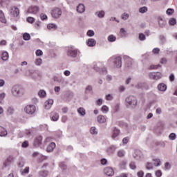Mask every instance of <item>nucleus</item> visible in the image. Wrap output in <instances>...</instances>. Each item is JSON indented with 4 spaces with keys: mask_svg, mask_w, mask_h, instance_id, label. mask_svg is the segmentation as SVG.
I'll list each match as a JSON object with an SVG mask.
<instances>
[{
    "mask_svg": "<svg viewBox=\"0 0 177 177\" xmlns=\"http://www.w3.org/2000/svg\"><path fill=\"white\" fill-rule=\"evenodd\" d=\"M77 12L78 13H84V12H85V6L82 3H80L77 7Z\"/></svg>",
    "mask_w": 177,
    "mask_h": 177,
    "instance_id": "nucleus-21",
    "label": "nucleus"
},
{
    "mask_svg": "<svg viewBox=\"0 0 177 177\" xmlns=\"http://www.w3.org/2000/svg\"><path fill=\"white\" fill-rule=\"evenodd\" d=\"M107 64L113 66L115 68H121L122 67V58L120 56L113 55L108 59Z\"/></svg>",
    "mask_w": 177,
    "mask_h": 177,
    "instance_id": "nucleus-1",
    "label": "nucleus"
},
{
    "mask_svg": "<svg viewBox=\"0 0 177 177\" xmlns=\"http://www.w3.org/2000/svg\"><path fill=\"white\" fill-rule=\"evenodd\" d=\"M23 39L24 41H30L31 39V35L29 33L25 32L23 34Z\"/></svg>",
    "mask_w": 177,
    "mask_h": 177,
    "instance_id": "nucleus-32",
    "label": "nucleus"
},
{
    "mask_svg": "<svg viewBox=\"0 0 177 177\" xmlns=\"http://www.w3.org/2000/svg\"><path fill=\"white\" fill-rule=\"evenodd\" d=\"M59 167L61 169H62V171L67 169V165H66V164L63 162L59 163Z\"/></svg>",
    "mask_w": 177,
    "mask_h": 177,
    "instance_id": "nucleus-45",
    "label": "nucleus"
},
{
    "mask_svg": "<svg viewBox=\"0 0 177 177\" xmlns=\"http://www.w3.org/2000/svg\"><path fill=\"white\" fill-rule=\"evenodd\" d=\"M53 104V100L49 99L44 102V109H46V110H49V109L52 107Z\"/></svg>",
    "mask_w": 177,
    "mask_h": 177,
    "instance_id": "nucleus-13",
    "label": "nucleus"
},
{
    "mask_svg": "<svg viewBox=\"0 0 177 177\" xmlns=\"http://www.w3.org/2000/svg\"><path fill=\"white\" fill-rule=\"evenodd\" d=\"M106 100H113V95L108 94L105 97Z\"/></svg>",
    "mask_w": 177,
    "mask_h": 177,
    "instance_id": "nucleus-64",
    "label": "nucleus"
},
{
    "mask_svg": "<svg viewBox=\"0 0 177 177\" xmlns=\"http://www.w3.org/2000/svg\"><path fill=\"white\" fill-rule=\"evenodd\" d=\"M48 30H57V26L55 24H49L47 26Z\"/></svg>",
    "mask_w": 177,
    "mask_h": 177,
    "instance_id": "nucleus-30",
    "label": "nucleus"
},
{
    "mask_svg": "<svg viewBox=\"0 0 177 177\" xmlns=\"http://www.w3.org/2000/svg\"><path fill=\"white\" fill-rule=\"evenodd\" d=\"M77 50H74V49H68V52H67V55L68 56H70L71 57H77Z\"/></svg>",
    "mask_w": 177,
    "mask_h": 177,
    "instance_id": "nucleus-14",
    "label": "nucleus"
},
{
    "mask_svg": "<svg viewBox=\"0 0 177 177\" xmlns=\"http://www.w3.org/2000/svg\"><path fill=\"white\" fill-rule=\"evenodd\" d=\"M36 110L37 109L34 105H28L25 108L26 113H27V114H30V115L34 114Z\"/></svg>",
    "mask_w": 177,
    "mask_h": 177,
    "instance_id": "nucleus-8",
    "label": "nucleus"
},
{
    "mask_svg": "<svg viewBox=\"0 0 177 177\" xmlns=\"http://www.w3.org/2000/svg\"><path fill=\"white\" fill-rule=\"evenodd\" d=\"M55 147H56V144L55 142H51L47 146L46 151H48V153H52V151L55 150Z\"/></svg>",
    "mask_w": 177,
    "mask_h": 177,
    "instance_id": "nucleus-18",
    "label": "nucleus"
},
{
    "mask_svg": "<svg viewBox=\"0 0 177 177\" xmlns=\"http://www.w3.org/2000/svg\"><path fill=\"white\" fill-rule=\"evenodd\" d=\"M21 174H22V175L28 174V173L30 172V167H25L24 169H23L22 171H21Z\"/></svg>",
    "mask_w": 177,
    "mask_h": 177,
    "instance_id": "nucleus-46",
    "label": "nucleus"
},
{
    "mask_svg": "<svg viewBox=\"0 0 177 177\" xmlns=\"http://www.w3.org/2000/svg\"><path fill=\"white\" fill-rule=\"evenodd\" d=\"M87 46L93 47L96 45V40L95 39H88L86 41Z\"/></svg>",
    "mask_w": 177,
    "mask_h": 177,
    "instance_id": "nucleus-19",
    "label": "nucleus"
},
{
    "mask_svg": "<svg viewBox=\"0 0 177 177\" xmlns=\"http://www.w3.org/2000/svg\"><path fill=\"white\" fill-rule=\"evenodd\" d=\"M109 42H115L117 37L114 35H110L107 38Z\"/></svg>",
    "mask_w": 177,
    "mask_h": 177,
    "instance_id": "nucleus-29",
    "label": "nucleus"
},
{
    "mask_svg": "<svg viewBox=\"0 0 177 177\" xmlns=\"http://www.w3.org/2000/svg\"><path fill=\"white\" fill-rule=\"evenodd\" d=\"M153 165L155 167H160L161 165V160L160 159H153Z\"/></svg>",
    "mask_w": 177,
    "mask_h": 177,
    "instance_id": "nucleus-36",
    "label": "nucleus"
},
{
    "mask_svg": "<svg viewBox=\"0 0 177 177\" xmlns=\"http://www.w3.org/2000/svg\"><path fill=\"white\" fill-rule=\"evenodd\" d=\"M10 15L13 16V17H17V16L20 15V10L16 6L11 7L10 9Z\"/></svg>",
    "mask_w": 177,
    "mask_h": 177,
    "instance_id": "nucleus-7",
    "label": "nucleus"
},
{
    "mask_svg": "<svg viewBox=\"0 0 177 177\" xmlns=\"http://www.w3.org/2000/svg\"><path fill=\"white\" fill-rule=\"evenodd\" d=\"M26 20L28 23H30L31 24L35 21V19H34L32 17H28Z\"/></svg>",
    "mask_w": 177,
    "mask_h": 177,
    "instance_id": "nucleus-50",
    "label": "nucleus"
},
{
    "mask_svg": "<svg viewBox=\"0 0 177 177\" xmlns=\"http://www.w3.org/2000/svg\"><path fill=\"white\" fill-rule=\"evenodd\" d=\"M0 21L1 23H6V19H5V14L2 10H0Z\"/></svg>",
    "mask_w": 177,
    "mask_h": 177,
    "instance_id": "nucleus-28",
    "label": "nucleus"
},
{
    "mask_svg": "<svg viewBox=\"0 0 177 177\" xmlns=\"http://www.w3.org/2000/svg\"><path fill=\"white\" fill-rule=\"evenodd\" d=\"M7 136H8V131L6 130V129L0 126V136L3 137Z\"/></svg>",
    "mask_w": 177,
    "mask_h": 177,
    "instance_id": "nucleus-25",
    "label": "nucleus"
},
{
    "mask_svg": "<svg viewBox=\"0 0 177 177\" xmlns=\"http://www.w3.org/2000/svg\"><path fill=\"white\" fill-rule=\"evenodd\" d=\"M152 52L154 55H158V53H160V48H155L153 49Z\"/></svg>",
    "mask_w": 177,
    "mask_h": 177,
    "instance_id": "nucleus-58",
    "label": "nucleus"
},
{
    "mask_svg": "<svg viewBox=\"0 0 177 177\" xmlns=\"http://www.w3.org/2000/svg\"><path fill=\"white\" fill-rule=\"evenodd\" d=\"M93 70H95V71H97L98 73H101L102 72V68H100V67L97 66V65H94L93 66Z\"/></svg>",
    "mask_w": 177,
    "mask_h": 177,
    "instance_id": "nucleus-53",
    "label": "nucleus"
},
{
    "mask_svg": "<svg viewBox=\"0 0 177 177\" xmlns=\"http://www.w3.org/2000/svg\"><path fill=\"white\" fill-rule=\"evenodd\" d=\"M158 25L160 26L162 28H164L165 26L167 25V21L162 17H158Z\"/></svg>",
    "mask_w": 177,
    "mask_h": 177,
    "instance_id": "nucleus-12",
    "label": "nucleus"
},
{
    "mask_svg": "<svg viewBox=\"0 0 177 177\" xmlns=\"http://www.w3.org/2000/svg\"><path fill=\"white\" fill-rule=\"evenodd\" d=\"M14 113H15V109H13V107L9 106L7 109V115H13Z\"/></svg>",
    "mask_w": 177,
    "mask_h": 177,
    "instance_id": "nucleus-33",
    "label": "nucleus"
},
{
    "mask_svg": "<svg viewBox=\"0 0 177 177\" xmlns=\"http://www.w3.org/2000/svg\"><path fill=\"white\" fill-rule=\"evenodd\" d=\"M44 55V53L41 50H36V56H42Z\"/></svg>",
    "mask_w": 177,
    "mask_h": 177,
    "instance_id": "nucleus-62",
    "label": "nucleus"
},
{
    "mask_svg": "<svg viewBox=\"0 0 177 177\" xmlns=\"http://www.w3.org/2000/svg\"><path fill=\"white\" fill-rule=\"evenodd\" d=\"M13 161H15V158L12 156H10L7 158L6 162L4 163L5 167H8V165H9V164L13 162Z\"/></svg>",
    "mask_w": 177,
    "mask_h": 177,
    "instance_id": "nucleus-26",
    "label": "nucleus"
},
{
    "mask_svg": "<svg viewBox=\"0 0 177 177\" xmlns=\"http://www.w3.org/2000/svg\"><path fill=\"white\" fill-rule=\"evenodd\" d=\"M149 77L151 80H155V81H158L162 77V75L160 72H152L149 73Z\"/></svg>",
    "mask_w": 177,
    "mask_h": 177,
    "instance_id": "nucleus-4",
    "label": "nucleus"
},
{
    "mask_svg": "<svg viewBox=\"0 0 177 177\" xmlns=\"http://www.w3.org/2000/svg\"><path fill=\"white\" fill-rule=\"evenodd\" d=\"M39 177H47L49 175L48 170H41L38 173Z\"/></svg>",
    "mask_w": 177,
    "mask_h": 177,
    "instance_id": "nucleus-24",
    "label": "nucleus"
},
{
    "mask_svg": "<svg viewBox=\"0 0 177 177\" xmlns=\"http://www.w3.org/2000/svg\"><path fill=\"white\" fill-rule=\"evenodd\" d=\"M169 24H170V26H175V24H176V19L175 18H171L169 20Z\"/></svg>",
    "mask_w": 177,
    "mask_h": 177,
    "instance_id": "nucleus-42",
    "label": "nucleus"
},
{
    "mask_svg": "<svg viewBox=\"0 0 177 177\" xmlns=\"http://www.w3.org/2000/svg\"><path fill=\"white\" fill-rule=\"evenodd\" d=\"M40 19L41 20H46V19H48V16L44 13H41L40 14Z\"/></svg>",
    "mask_w": 177,
    "mask_h": 177,
    "instance_id": "nucleus-59",
    "label": "nucleus"
},
{
    "mask_svg": "<svg viewBox=\"0 0 177 177\" xmlns=\"http://www.w3.org/2000/svg\"><path fill=\"white\" fill-rule=\"evenodd\" d=\"M29 144H28V141L26 140L24 142H22L21 144V147H23V149H27V147H28Z\"/></svg>",
    "mask_w": 177,
    "mask_h": 177,
    "instance_id": "nucleus-51",
    "label": "nucleus"
},
{
    "mask_svg": "<svg viewBox=\"0 0 177 177\" xmlns=\"http://www.w3.org/2000/svg\"><path fill=\"white\" fill-rule=\"evenodd\" d=\"M77 112L79 113V114H80V115H82V117H84V115H85V114H86V112L85 111V109L80 107L77 109Z\"/></svg>",
    "mask_w": 177,
    "mask_h": 177,
    "instance_id": "nucleus-31",
    "label": "nucleus"
},
{
    "mask_svg": "<svg viewBox=\"0 0 177 177\" xmlns=\"http://www.w3.org/2000/svg\"><path fill=\"white\" fill-rule=\"evenodd\" d=\"M117 150V147L115 145H111L108 149H106V151L108 154H113V153H115V151Z\"/></svg>",
    "mask_w": 177,
    "mask_h": 177,
    "instance_id": "nucleus-20",
    "label": "nucleus"
},
{
    "mask_svg": "<svg viewBox=\"0 0 177 177\" xmlns=\"http://www.w3.org/2000/svg\"><path fill=\"white\" fill-rule=\"evenodd\" d=\"M145 175V172H143V171L140 170L137 173V176L138 177H143Z\"/></svg>",
    "mask_w": 177,
    "mask_h": 177,
    "instance_id": "nucleus-63",
    "label": "nucleus"
},
{
    "mask_svg": "<svg viewBox=\"0 0 177 177\" xmlns=\"http://www.w3.org/2000/svg\"><path fill=\"white\" fill-rule=\"evenodd\" d=\"M125 154H126V152H125L124 149H119L117 151V156H118V157H120V158H122V157H125Z\"/></svg>",
    "mask_w": 177,
    "mask_h": 177,
    "instance_id": "nucleus-27",
    "label": "nucleus"
},
{
    "mask_svg": "<svg viewBox=\"0 0 177 177\" xmlns=\"http://www.w3.org/2000/svg\"><path fill=\"white\" fill-rule=\"evenodd\" d=\"M149 10L147 7L143 6L139 8L138 12L141 14L147 13V12Z\"/></svg>",
    "mask_w": 177,
    "mask_h": 177,
    "instance_id": "nucleus-34",
    "label": "nucleus"
},
{
    "mask_svg": "<svg viewBox=\"0 0 177 177\" xmlns=\"http://www.w3.org/2000/svg\"><path fill=\"white\" fill-rule=\"evenodd\" d=\"M158 89L160 92H165L167 91V85L164 83H160L158 85Z\"/></svg>",
    "mask_w": 177,
    "mask_h": 177,
    "instance_id": "nucleus-22",
    "label": "nucleus"
},
{
    "mask_svg": "<svg viewBox=\"0 0 177 177\" xmlns=\"http://www.w3.org/2000/svg\"><path fill=\"white\" fill-rule=\"evenodd\" d=\"M138 38H139L140 41H145V39H146V36L145 35V34L140 33L139 35V37Z\"/></svg>",
    "mask_w": 177,
    "mask_h": 177,
    "instance_id": "nucleus-55",
    "label": "nucleus"
},
{
    "mask_svg": "<svg viewBox=\"0 0 177 177\" xmlns=\"http://www.w3.org/2000/svg\"><path fill=\"white\" fill-rule=\"evenodd\" d=\"M104 174L107 176H113L114 175V170L113 168L107 167L104 169Z\"/></svg>",
    "mask_w": 177,
    "mask_h": 177,
    "instance_id": "nucleus-9",
    "label": "nucleus"
},
{
    "mask_svg": "<svg viewBox=\"0 0 177 177\" xmlns=\"http://www.w3.org/2000/svg\"><path fill=\"white\" fill-rule=\"evenodd\" d=\"M35 64H36V66H41V64H42V59L41 58L36 59L35 61Z\"/></svg>",
    "mask_w": 177,
    "mask_h": 177,
    "instance_id": "nucleus-47",
    "label": "nucleus"
},
{
    "mask_svg": "<svg viewBox=\"0 0 177 177\" xmlns=\"http://www.w3.org/2000/svg\"><path fill=\"white\" fill-rule=\"evenodd\" d=\"M51 15L54 19H59L62 16V10L60 8H55L51 12Z\"/></svg>",
    "mask_w": 177,
    "mask_h": 177,
    "instance_id": "nucleus-6",
    "label": "nucleus"
},
{
    "mask_svg": "<svg viewBox=\"0 0 177 177\" xmlns=\"http://www.w3.org/2000/svg\"><path fill=\"white\" fill-rule=\"evenodd\" d=\"M121 19H122V20H128V19H129V14L124 12L121 15Z\"/></svg>",
    "mask_w": 177,
    "mask_h": 177,
    "instance_id": "nucleus-40",
    "label": "nucleus"
},
{
    "mask_svg": "<svg viewBox=\"0 0 177 177\" xmlns=\"http://www.w3.org/2000/svg\"><path fill=\"white\" fill-rule=\"evenodd\" d=\"M95 16L98 17V19H104V16H106V12L104 10H98L95 12Z\"/></svg>",
    "mask_w": 177,
    "mask_h": 177,
    "instance_id": "nucleus-15",
    "label": "nucleus"
},
{
    "mask_svg": "<svg viewBox=\"0 0 177 177\" xmlns=\"http://www.w3.org/2000/svg\"><path fill=\"white\" fill-rule=\"evenodd\" d=\"M1 59L3 62H8V60H9V53L6 51H3L1 54Z\"/></svg>",
    "mask_w": 177,
    "mask_h": 177,
    "instance_id": "nucleus-23",
    "label": "nucleus"
},
{
    "mask_svg": "<svg viewBox=\"0 0 177 177\" xmlns=\"http://www.w3.org/2000/svg\"><path fill=\"white\" fill-rule=\"evenodd\" d=\"M64 75L66 77H70V75H71V72H70V71H68V70L64 71Z\"/></svg>",
    "mask_w": 177,
    "mask_h": 177,
    "instance_id": "nucleus-61",
    "label": "nucleus"
},
{
    "mask_svg": "<svg viewBox=\"0 0 177 177\" xmlns=\"http://www.w3.org/2000/svg\"><path fill=\"white\" fill-rule=\"evenodd\" d=\"M107 120V118L103 115H99L97 118V121L99 124H104Z\"/></svg>",
    "mask_w": 177,
    "mask_h": 177,
    "instance_id": "nucleus-16",
    "label": "nucleus"
},
{
    "mask_svg": "<svg viewBox=\"0 0 177 177\" xmlns=\"http://www.w3.org/2000/svg\"><path fill=\"white\" fill-rule=\"evenodd\" d=\"M12 93L15 97H21V96H24L26 90L20 85H15L12 88Z\"/></svg>",
    "mask_w": 177,
    "mask_h": 177,
    "instance_id": "nucleus-2",
    "label": "nucleus"
},
{
    "mask_svg": "<svg viewBox=\"0 0 177 177\" xmlns=\"http://www.w3.org/2000/svg\"><path fill=\"white\" fill-rule=\"evenodd\" d=\"M38 95L39 97H45L46 96V91H45L44 90H40L38 92Z\"/></svg>",
    "mask_w": 177,
    "mask_h": 177,
    "instance_id": "nucleus-35",
    "label": "nucleus"
},
{
    "mask_svg": "<svg viewBox=\"0 0 177 177\" xmlns=\"http://www.w3.org/2000/svg\"><path fill=\"white\" fill-rule=\"evenodd\" d=\"M158 146H160V147H162L164 149L165 147V141H160L158 142Z\"/></svg>",
    "mask_w": 177,
    "mask_h": 177,
    "instance_id": "nucleus-54",
    "label": "nucleus"
},
{
    "mask_svg": "<svg viewBox=\"0 0 177 177\" xmlns=\"http://www.w3.org/2000/svg\"><path fill=\"white\" fill-rule=\"evenodd\" d=\"M133 157L135 160H140L143 157V153L140 150H136L133 154Z\"/></svg>",
    "mask_w": 177,
    "mask_h": 177,
    "instance_id": "nucleus-11",
    "label": "nucleus"
},
{
    "mask_svg": "<svg viewBox=\"0 0 177 177\" xmlns=\"http://www.w3.org/2000/svg\"><path fill=\"white\" fill-rule=\"evenodd\" d=\"M159 39L161 42V44H165V42H167V37H165V36L161 35L159 37Z\"/></svg>",
    "mask_w": 177,
    "mask_h": 177,
    "instance_id": "nucleus-38",
    "label": "nucleus"
},
{
    "mask_svg": "<svg viewBox=\"0 0 177 177\" xmlns=\"http://www.w3.org/2000/svg\"><path fill=\"white\" fill-rule=\"evenodd\" d=\"M161 67V65L158 64V65H151L149 68L150 70H157V68H160Z\"/></svg>",
    "mask_w": 177,
    "mask_h": 177,
    "instance_id": "nucleus-49",
    "label": "nucleus"
},
{
    "mask_svg": "<svg viewBox=\"0 0 177 177\" xmlns=\"http://www.w3.org/2000/svg\"><path fill=\"white\" fill-rule=\"evenodd\" d=\"M96 103L97 106H102V104H103V99L99 98L98 100H97Z\"/></svg>",
    "mask_w": 177,
    "mask_h": 177,
    "instance_id": "nucleus-56",
    "label": "nucleus"
},
{
    "mask_svg": "<svg viewBox=\"0 0 177 177\" xmlns=\"http://www.w3.org/2000/svg\"><path fill=\"white\" fill-rule=\"evenodd\" d=\"M169 139L170 140H175L176 139V134L175 133H171L169 136Z\"/></svg>",
    "mask_w": 177,
    "mask_h": 177,
    "instance_id": "nucleus-44",
    "label": "nucleus"
},
{
    "mask_svg": "<svg viewBox=\"0 0 177 177\" xmlns=\"http://www.w3.org/2000/svg\"><path fill=\"white\" fill-rule=\"evenodd\" d=\"M90 133L91 135H97V130L96 129V127H92L90 129Z\"/></svg>",
    "mask_w": 177,
    "mask_h": 177,
    "instance_id": "nucleus-37",
    "label": "nucleus"
},
{
    "mask_svg": "<svg viewBox=\"0 0 177 177\" xmlns=\"http://www.w3.org/2000/svg\"><path fill=\"white\" fill-rule=\"evenodd\" d=\"M146 168L147 169H153V164L151 162H147Z\"/></svg>",
    "mask_w": 177,
    "mask_h": 177,
    "instance_id": "nucleus-60",
    "label": "nucleus"
},
{
    "mask_svg": "<svg viewBox=\"0 0 177 177\" xmlns=\"http://www.w3.org/2000/svg\"><path fill=\"white\" fill-rule=\"evenodd\" d=\"M175 12V10L172 8H168L166 11L167 15H168L169 16H171V15H174V12Z\"/></svg>",
    "mask_w": 177,
    "mask_h": 177,
    "instance_id": "nucleus-48",
    "label": "nucleus"
},
{
    "mask_svg": "<svg viewBox=\"0 0 177 177\" xmlns=\"http://www.w3.org/2000/svg\"><path fill=\"white\" fill-rule=\"evenodd\" d=\"M38 12H39V7L36 6L29 7L27 10V13H30V15H37Z\"/></svg>",
    "mask_w": 177,
    "mask_h": 177,
    "instance_id": "nucleus-5",
    "label": "nucleus"
},
{
    "mask_svg": "<svg viewBox=\"0 0 177 177\" xmlns=\"http://www.w3.org/2000/svg\"><path fill=\"white\" fill-rule=\"evenodd\" d=\"M120 136V130L115 127L112 129V139L115 140V138Z\"/></svg>",
    "mask_w": 177,
    "mask_h": 177,
    "instance_id": "nucleus-17",
    "label": "nucleus"
},
{
    "mask_svg": "<svg viewBox=\"0 0 177 177\" xmlns=\"http://www.w3.org/2000/svg\"><path fill=\"white\" fill-rule=\"evenodd\" d=\"M87 35H88V37H93L95 35V31H93L92 30H88Z\"/></svg>",
    "mask_w": 177,
    "mask_h": 177,
    "instance_id": "nucleus-52",
    "label": "nucleus"
},
{
    "mask_svg": "<svg viewBox=\"0 0 177 177\" xmlns=\"http://www.w3.org/2000/svg\"><path fill=\"white\" fill-rule=\"evenodd\" d=\"M101 110L102 113H104V114L109 113V108L106 105L102 106V107L101 108Z\"/></svg>",
    "mask_w": 177,
    "mask_h": 177,
    "instance_id": "nucleus-41",
    "label": "nucleus"
},
{
    "mask_svg": "<svg viewBox=\"0 0 177 177\" xmlns=\"http://www.w3.org/2000/svg\"><path fill=\"white\" fill-rule=\"evenodd\" d=\"M155 175L157 177H161L162 176V172L161 171V170H158L156 171Z\"/></svg>",
    "mask_w": 177,
    "mask_h": 177,
    "instance_id": "nucleus-57",
    "label": "nucleus"
},
{
    "mask_svg": "<svg viewBox=\"0 0 177 177\" xmlns=\"http://www.w3.org/2000/svg\"><path fill=\"white\" fill-rule=\"evenodd\" d=\"M51 120L53 121H57L59 120V113H55L54 115L52 116Z\"/></svg>",
    "mask_w": 177,
    "mask_h": 177,
    "instance_id": "nucleus-43",
    "label": "nucleus"
},
{
    "mask_svg": "<svg viewBox=\"0 0 177 177\" xmlns=\"http://www.w3.org/2000/svg\"><path fill=\"white\" fill-rule=\"evenodd\" d=\"M129 168L131 169L135 170L136 169V162L132 161L129 163Z\"/></svg>",
    "mask_w": 177,
    "mask_h": 177,
    "instance_id": "nucleus-39",
    "label": "nucleus"
},
{
    "mask_svg": "<svg viewBox=\"0 0 177 177\" xmlns=\"http://www.w3.org/2000/svg\"><path fill=\"white\" fill-rule=\"evenodd\" d=\"M42 145V136H37L35 138L33 146L35 147H39Z\"/></svg>",
    "mask_w": 177,
    "mask_h": 177,
    "instance_id": "nucleus-10",
    "label": "nucleus"
},
{
    "mask_svg": "<svg viewBox=\"0 0 177 177\" xmlns=\"http://www.w3.org/2000/svg\"><path fill=\"white\" fill-rule=\"evenodd\" d=\"M125 104L128 109H135L138 106L136 97L130 95L125 99Z\"/></svg>",
    "mask_w": 177,
    "mask_h": 177,
    "instance_id": "nucleus-3",
    "label": "nucleus"
}]
</instances>
